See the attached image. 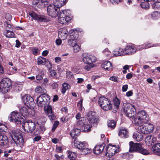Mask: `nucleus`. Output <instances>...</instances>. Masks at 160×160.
<instances>
[{
  "instance_id": "obj_29",
  "label": "nucleus",
  "mask_w": 160,
  "mask_h": 160,
  "mask_svg": "<svg viewBox=\"0 0 160 160\" xmlns=\"http://www.w3.org/2000/svg\"><path fill=\"white\" fill-rule=\"evenodd\" d=\"M102 67L108 71L112 69V66L111 62L109 61H105L102 65Z\"/></svg>"
},
{
  "instance_id": "obj_19",
  "label": "nucleus",
  "mask_w": 160,
  "mask_h": 160,
  "mask_svg": "<svg viewBox=\"0 0 160 160\" xmlns=\"http://www.w3.org/2000/svg\"><path fill=\"white\" fill-rule=\"evenodd\" d=\"M29 14L34 20H48L47 17L43 15H38L32 11L30 12Z\"/></svg>"
},
{
  "instance_id": "obj_37",
  "label": "nucleus",
  "mask_w": 160,
  "mask_h": 160,
  "mask_svg": "<svg viewBox=\"0 0 160 160\" xmlns=\"http://www.w3.org/2000/svg\"><path fill=\"white\" fill-rule=\"evenodd\" d=\"M46 62V60L45 58L42 57H39L38 58L37 63L38 65H44Z\"/></svg>"
},
{
  "instance_id": "obj_9",
  "label": "nucleus",
  "mask_w": 160,
  "mask_h": 160,
  "mask_svg": "<svg viewBox=\"0 0 160 160\" xmlns=\"http://www.w3.org/2000/svg\"><path fill=\"white\" fill-rule=\"evenodd\" d=\"M144 123L142 125H139L138 130L144 134H148L152 132L154 129L153 125L152 124L146 122Z\"/></svg>"
},
{
  "instance_id": "obj_24",
  "label": "nucleus",
  "mask_w": 160,
  "mask_h": 160,
  "mask_svg": "<svg viewBox=\"0 0 160 160\" xmlns=\"http://www.w3.org/2000/svg\"><path fill=\"white\" fill-rule=\"evenodd\" d=\"M8 142L7 137L4 133H0V145L4 146Z\"/></svg>"
},
{
  "instance_id": "obj_39",
  "label": "nucleus",
  "mask_w": 160,
  "mask_h": 160,
  "mask_svg": "<svg viewBox=\"0 0 160 160\" xmlns=\"http://www.w3.org/2000/svg\"><path fill=\"white\" fill-rule=\"evenodd\" d=\"M35 91L38 93H43L45 94L46 92V89L44 88H42L40 86H37L35 89Z\"/></svg>"
},
{
  "instance_id": "obj_41",
  "label": "nucleus",
  "mask_w": 160,
  "mask_h": 160,
  "mask_svg": "<svg viewBox=\"0 0 160 160\" xmlns=\"http://www.w3.org/2000/svg\"><path fill=\"white\" fill-rule=\"evenodd\" d=\"M85 119L84 118L82 117L80 118V120H78L77 122V125L79 127L80 129L84 125L86 124L85 123Z\"/></svg>"
},
{
  "instance_id": "obj_56",
  "label": "nucleus",
  "mask_w": 160,
  "mask_h": 160,
  "mask_svg": "<svg viewBox=\"0 0 160 160\" xmlns=\"http://www.w3.org/2000/svg\"><path fill=\"white\" fill-rule=\"evenodd\" d=\"M36 81H35L36 82H38V81H39L40 80L42 79V77L41 75L38 74L36 76Z\"/></svg>"
},
{
  "instance_id": "obj_59",
  "label": "nucleus",
  "mask_w": 160,
  "mask_h": 160,
  "mask_svg": "<svg viewBox=\"0 0 160 160\" xmlns=\"http://www.w3.org/2000/svg\"><path fill=\"white\" fill-rule=\"evenodd\" d=\"M109 80L115 82H117L118 81V78L116 76H113L112 77L110 78Z\"/></svg>"
},
{
  "instance_id": "obj_64",
  "label": "nucleus",
  "mask_w": 160,
  "mask_h": 160,
  "mask_svg": "<svg viewBox=\"0 0 160 160\" xmlns=\"http://www.w3.org/2000/svg\"><path fill=\"white\" fill-rule=\"evenodd\" d=\"M5 18L6 20H11L12 19L11 15L9 13L7 14L6 15Z\"/></svg>"
},
{
  "instance_id": "obj_10",
  "label": "nucleus",
  "mask_w": 160,
  "mask_h": 160,
  "mask_svg": "<svg viewBox=\"0 0 160 160\" xmlns=\"http://www.w3.org/2000/svg\"><path fill=\"white\" fill-rule=\"evenodd\" d=\"M119 150L118 146L109 144L106 148L105 154L107 157L110 158L113 156L115 153L119 152Z\"/></svg>"
},
{
  "instance_id": "obj_6",
  "label": "nucleus",
  "mask_w": 160,
  "mask_h": 160,
  "mask_svg": "<svg viewBox=\"0 0 160 160\" xmlns=\"http://www.w3.org/2000/svg\"><path fill=\"white\" fill-rule=\"evenodd\" d=\"M9 118L11 121L18 124L23 122L24 120L21 114L17 111L12 112L9 116Z\"/></svg>"
},
{
  "instance_id": "obj_57",
  "label": "nucleus",
  "mask_w": 160,
  "mask_h": 160,
  "mask_svg": "<svg viewBox=\"0 0 160 160\" xmlns=\"http://www.w3.org/2000/svg\"><path fill=\"white\" fill-rule=\"evenodd\" d=\"M58 22L60 24L62 25H67L68 23L69 22V21H58Z\"/></svg>"
},
{
  "instance_id": "obj_60",
  "label": "nucleus",
  "mask_w": 160,
  "mask_h": 160,
  "mask_svg": "<svg viewBox=\"0 0 160 160\" xmlns=\"http://www.w3.org/2000/svg\"><path fill=\"white\" fill-rule=\"evenodd\" d=\"M49 73L50 75L52 77L55 76L57 74V72L53 70H51Z\"/></svg>"
},
{
  "instance_id": "obj_26",
  "label": "nucleus",
  "mask_w": 160,
  "mask_h": 160,
  "mask_svg": "<svg viewBox=\"0 0 160 160\" xmlns=\"http://www.w3.org/2000/svg\"><path fill=\"white\" fill-rule=\"evenodd\" d=\"M118 135L121 138H127L128 136V132L125 128H122L119 129Z\"/></svg>"
},
{
  "instance_id": "obj_50",
  "label": "nucleus",
  "mask_w": 160,
  "mask_h": 160,
  "mask_svg": "<svg viewBox=\"0 0 160 160\" xmlns=\"http://www.w3.org/2000/svg\"><path fill=\"white\" fill-rule=\"evenodd\" d=\"M139 152L144 155H148L150 153L149 151L145 149H143L142 148V149Z\"/></svg>"
},
{
  "instance_id": "obj_40",
  "label": "nucleus",
  "mask_w": 160,
  "mask_h": 160,
  "mask_svg": "<svg viewBox=\"0 0 160 160\" xmlns=\"http://www.w3.org/2000/svg\"><path fill=\"white\" fill-rule=\"evenodd\" d=\"M91 128L90 125L85 124L81 128V129L84 132H88L90 131Z\"/></svg>"
},
{
  "instance_id": "obj_12",
  "label": "nucleus",
  "mask_w": 160,
  "mask_h": 160,
  "mask_svg": "<svg viewBox=\"0 0 160 160\" xmlns=\"http://www.w3.org/2000/svg\"><path fill=\"white\" fill-rule=\"evenodd\" d=\"M81 59L82 61L86 64H92L96 61L95 57L87 53H83L82 54Z\"/></svg>"
},
{
  "instance_id": "obj_30",
  "label": "nucleus",
  "mask_w": 160,
  "mask_h": 160,
  "mask_svg": "<svg viewBox=\"0 0 160 160\" xmlns=\"http://www.w3.org/2000/svg\"><path fill=\"white\" fill-rule=\"evenodd\" d=\"M66 0H55L53 4L57 8H59L63 5L65 4Z\"/></svg>"
},
{
  "instance_id": "obj_28",
  "label": "nucleus",
  "mask_w": 160,
  "mask_h": 160,
  "mask_svg": "<svg viewBox=\"0 0 160 160\" xmlns=\"http://www.w3.org/2000/svg\"><path fill=\"white\" fill-rule=\"evenodd\" d=\"M29 108L26 106L20 109V113L21 114V115L25 118L28 114L29 110H30V109L28 108Z\"/></svg>"
},
{
  "instance_id": "obj_49",
  "label": "nucleus",
  "mask_w": 160,
  "mask_h": 160,
  "mask_svg": "<svg viewBox=\"0 0 160 160\" xmlns=\"http://www.w3.org/2000/svg\"><path fill=\"white\" fill-rule=\"evenodd\" d=\"M72 47L73 48V52H78L80 50V48L78 45L77 43L73 46Z\"/></svg>"
},
{
  "instance_id": "obj_53",
  "label": "nucleus",
  "mask_w": 160,
  "mask_h": 160,
  "mask_svg": "<svg viewBox=\"0 0 160 160\" xmlns=\"http://www.w3.org/2000/svg\"><path fill=\"white\" fill-rule=\"evenodd\" d=\"M103 53H104L107 57L111 53L110 52L108 48H106L103 51Z\"/></svg>"
},
{
  "instance_id": "obj_5",
  "label": "nucleus",
  "mask_w": 160,
  "mask_h": 160,
  "mask_svg": "<svg viewBox=\"0 0 160 160\" xmlns=\"http://www.w3.org/2000/svg\"><path fill=\"white\" fill-rule=\"evenodd\" d=\"M50 102V97L46 94H42L37 99V104L39 107H43L47 105Z\"/></svg>"
},
{
  "instance_id": "obj_35",
  "label": "nucleus",
  "mask_w": 160,
  "mask_h": 160,
  "mask_svg": "<svg viewBox=\"0 0 160 160\" xmlns=\"http://www.w3.org/2000/svg\"><path fill=\"white\" fill-rule=\"evenodd\" d=\"M68 157L70 160H76L77 154L75 152L69 151H68Z\"/></svg>"
},
{
  "instance_id": "obj_62",
  "label": "nucleus",
  "mask_w": 160,
  "mask_h": 160,
  "mask_svg": "<svg viewBox=\"0 0 160 160\" xmlns=\"http://www.w3.org/2000/svg\"><path fill=\"white\" fill-rule=\"evenodd\" d=\"M128 85L126 84L123 85L122 88V90L123 92H126L128 89Z\"/></svg>"
},
{
  "instance_id": "obj_61",
  "label": "nucleus",
  "mask_w": 160,
  "mask_h": 160,
  "mask_svg": "<svg viewBox=\"0 0 160 160\" xmlns=\"http://www.w3.org/2000/svg\"><path fill=\"white\" fill-rule=\"evenodd\" d=\"M55 62L57 63H59L61 61V59L60 57H56L55 58Z\"/></svg>"
},
{
  "instance_id": "obj_17",
  "label": "nucleus",
  "mask_w": 160,
  "mask_h": 160,
  "mask_svg": "<svg viewBox=\"0 0 160 160\" xmlns=\"http://www.w3.org/2000/svg\"><path fill=\"white\" fill-rule=\"evenodd\" d=\"M70 12V10H67V11L65 10H62L57 15L58 17V19L59 20H71L72 18L71 15H65V13H68Z\"/></svg>"
},
{
  "instance_id": "obj_47",
  "label": "nucleus",
  "mask_w": 160,
  "mask_h": 160,
  "mask_svg": "<svg viewBox=\"0 0 160 160\" xmlns=\"http://www.w3.org/2000/svg\"><path fill=\"white\" fill-rule=\"evenodd\" d=\"M68 84L66 83H64L62 84V92L64 94L67 89H68Z\"/></svg>"
},
{
  "instance_id": "obj_27",
  "label": "nucleus",
  "mask_w": 160,
  "mask_h": 160,
  "mask_svg": "<svg viewBox=\"0 0 160 160\" xmlns=\"http://www.w3.org/2000/svg\"><path fill=\"white\" fill-rule=\"evenodd\" d=\"M48 0H40L38 2H37V0L36 1L35 0L33 1V2L35 3L39 8H44L45 5L47 4Z\"/></svg>"
},
{
  "instance_id": "obj_36",
  "label": "nucleus",
  "mask_w": 160,
  "mask_h": 160,
  "mask_svg": "<svg viewBox=\"0 0 160 160\" xmlns=\"http://www.w3.org/2000/svg\"><path fill=\"white\" fill-rule=\"evenodd\" d=\"M4 34L6 37L12 38L14 37V33L12 31L7 30L4 32Z\"/></svg>"
},
{
  "instance_id": "obj_54",
  "label": "nucleus",
  "mask_w": 160,
  "mask_h": 160,
  "mask_svg": "<svg viewBox=\"0 0 160 160\" xmlns=\"http://www.w3.org/2000/svg\"><path fill=\"white\" fill-rule=\"evenodd\" d=\"M4 26L6 28H11L12 27L11 25L8 23L7 21H5L4 22Z\"/></svg>"
},
{
  "instance_id": "obj_31",
  "label": "nucleus",
  "mask_w": 160,
  "mask_h": 160,
  "mask_svg": "<svg viewBox=\"0 0 160 160\" xmlns=\"http://www.w3.org/2000/svg\"><path fill=\"white\" fill-rule=\"evenodd\" d=\"M153 152L158 155H160V143H158L152 146Z\"/></svg>"
},
{
  "instance_id": "obj_8",
  "label": "nucleus",
  "mask_w": 160,
  "mask_h": 160,
  "mask_svg": "<svg viewBox=\"0 0 160 160\" xmlns=\"http://www.w3.org/2000/svg\"><path fill=\"white\" fill-rule=\"evenodd\" d=\"M78 31L76 29L71 30L69 31L70 37L68 41V43L69 46L72 47L77 43L76 39L78 38Z\"/></svg>"
},
{
  "instance_id": "obj_44",
  "label": "nucleus",
  "mask_w": 160,
  "mask_h": 160,
  "mask_svg": "<svg viewBox=\"0 0 160 160\" xmlns=\"http://www.w3.org/2000/svg\"><path fill=\"white\" fill-rule=\"evenodd\" d=\"M157 45H151V44L149 42H146L144 46V45H143L142 47L141 48V49H143L145 48H150L151 47H156L157 46Z\"/></svg>"
},
{
  "instance_id": "obj_4",
  "label": "nucleus",
  "mask_w": 160,
  "mask_h": 160,
  "mask_svg": "<svg viewBox=\"0 0 160 160\" xmlns=\"http://www.w3.org/2000/svg\"><path fill=\"white\" fill-rule=\"evenodd\" d=\"M98 104L105 111L110 110L112 106L111 101L108 99L104 97H101L99 98Z\"/></svg>"
},
{
  "instance_id": "obj_25",
  "label": "nucleus",
  "mask_w": 160,
  "mask_h": 160,
  "mask_svg": "<svg viewBox=\"0 0 160 160\" xmlns=\"http://www.w3.org/2000/svg\"><path fill=\"white\" fill-rule=\"evenodd\" d=\"M156 140V138L151 135H148L145 138V142L148 146L151 145L152 143H154Z\"/></svg>"
},
{
  "instance_id": "obj_45",
  "label": "nucleus",
  "mask_w": 160,
  "mask_h": 160,
  "mask_svg": "<svg viewBox=\"0 0 160 160\" xmlns=\"http://www.w3.org/2000/svg\"><path fill=\"white\" fill-rule=\"evenodd\" d=\"M7 130V127L5 125L0 123V133H3Z\"/></svg>"
},
{
  "instance_id": "obj_46",
  "label": "nucleus",
  "mask_w": 160,
  "mask_h": 160,
  "mask_svg": "<svg viewBox=\"0 0 160 160\" xmlns=\"http://www.w3.org/2000/svg\"><path fill=\"white\" fill-rule=\"evenodd\" d=\"M156 2L153 4L152 5V8L154 9H160V1H158Z\"/></svg>"
},
{
  "instance_id": "obj_55",
  "label": "nucleus",
  "mask_w": 160,
  "mask_h": 160,
  "mask_svg": "<svg viewBox=\"0 0 160 160\" xmlns=\"http://www.w3.org/2000/svg\"><path fill=\"white\" fill-rule=\"evenodd\" d=\"M83 99H81L80 101L78 102L77 103V106L78 107L80 108L81 110L82 109V102Z\"/></svg>"
},
{
  "instance_id": "obj_20",
  "label": "nucleus",
  "mask_w": 160,
  "mask_h": 160,
  "mask_svg": "<svg viewBox=\"0 0 160 160\" xmlns=\"http://www.w3.org/2000/svg\"><path fill=\"white\" fill-rule=\"evenodd\" d=\"M44 107V109L45 113L48 116L50 120L54 119V115L52 113L51 107L48 105H46Z\"/></svg>"
},
{
  "instance_id": "obj_63",
  "label": "nucleus",
  "mask_w": 160,
  "mask_h": 160,
  "mask_svg": "<svg viewBox=\"0 0 160 160\" xmlns=\"http://www.w3.org/2000/svg\"><path fill=\"white\" fill-rule=\"evenodd\" d=\"M58 87V84L56 82H54L52 84V87L53 89L57 88Z\"/></svg>"
},
{
  "instance_id": "obj_43",
  "label": "nucleus",
  "mask_w": 160,
  "mask_h": 160,
  "mask_svg": "<svg viewBox=\"0 0 160 160\" xmlns=\"http://www.w3.org/2000/svg\"><path fill=\"white\" fill-rule=\"evenodd\" d=\"M47 121L46 118L44 117H41L37 120V123L38 124H43L45 123Z\"/></svg>"
},
{
  "instance_id": "obj_42",
  "label": "nucleus",
  "mask_w": 160,
  "mask_h": 160,
  "mask_svg": "<svg viewBox=\"0 0 160 160\" xmlns=\"http://www.w3.org/2000/svg\"><path fill=\"white\" fill-rule=\"evenodd\" d=\"M108 126L111 129H113L116 126V122L113 120H109L108 121Z\"/></svg>"
},
{
  "instance_id": "obj_34",
  "label": "nucleus",
  "mask_w": 160,
  "mask_h": 160,
  "mask_svg": "<svg viewBox=\"0 0 160 160\" xmlns=\"http://www.w3.org/2000/svg\"><path fill=\"white\" fill-rule=\"evenodd\" d=\"M80 129L75 128L72 130L70 132L71 136L72 137H73L75 136L79 135L81 131Z\"/></svg>"
},
{
  "instance_id": "obj_3",
  "label": "nucleus",
  "mask_w": 160,
  "mask_h": 160,
  "mask_svg": "<svg viewBox=\"0 0 160 160\" xmlns=\"http://www.w3.org/2000/svg\"><path fill=\"white\" fill-rule=\"evenodd\" d=\"M74 147L80 150L83 154H86L90 152L91 149L88 148V144L85 142H81L76 140L74 141Z\"/></svg>"
},
{
  "instance_id": "obj_22",
  "label": "nucleus",
  "mask_w": 160,
  "mask_h": 160,
  "mask_svg": "<svg viewBox=\"0 0 160 160\" xmlns=\"http://www.w3.org/2000/svg\"><path fill=\"white\" fill-rule=\"evenodd\" d=\"M68 31L67 29L65 28H61L58 31V37L59 38L62 40L65 39L67 37Z\"/></svg>"
},
{
  "instance_id": "obj_32",
  "label": "nucleus",
  "mask_w": 160,
  "mask_h": 160,
  "mask_svg": "<svg viewBox=\"0 0 160 160\" xmlns=\"http://www.w3.org/2000/svg\"><path fill=\"white\" fill-rule=\"evenodd\" d=\"M133 138L136 141L139 142L142 140L143 136L141 133L137 132L133 134Z\"/></svg>"
},
{
  "instance_id": "obj_21",
  "label": "nucleus",
  "mask_w": 160,
  "mask_h": 160,
  "mask_svg": "<svg viewBox=\"0 0 160 160\" xmlns=\"http://www.w3.org/2000/svg\"><path fill=\"white\" fill-rule=\"evenodd\" d=\"M132 143V145H130L129 150L131 152L137 151L139 152L142 149V147L141 143H134L132 142H130V144Z\"/></svg>"
},
{
  "instance_id": "obj_33",
  "label": "nucleus",
  "mask_w": 160,
  "mask_h": 160,
  "mask_svg": "<svg viewBox=\"0 0 160 160\" xmlns=\"http://www.w3.org/2000/svg\"><path fill=\"white\" fill-rule=\"evenodd\" d=\"M113 55L114 56L117 57L122 55H124L123 49L121 48H117L113 51Z\"/></svg>"
},
{
  "instance_id": "obj_48",
  "label": "nucleus",
  "mask_w": 160,
  "mask_h": 160,
  "mask_svg": "<svg viewBox=\"0 0 160 160\" xmlns=\"http://www.w3.org/2000/svg\"><path fill=\"white\" fill-rule=\"evenodd\" d=\"M114 105L117 109H118L120 105V101L118 99L116 98L113 100Z\"/></svg>"
},
{
  "instance_id": "obj_14",
  "label": "nucleus",
  "mask_w": 160,
  "mask_h": 160,
  "mask_svg": "<svg viewBox=\"0 0 160 160\" xmlns=\"http://www.w3.org/2000/svg\"><path fill=\"white\" fill-rule=\"evenodd\" d=\"M22 127L26 132H33L34 133H35L34 132L35 128V124L32 121L25 122L23 125H22Z\"/></svg>"
},
{
  "instance_id": "obj_16",
  "label": "nucleus",
  "mask_w": 160,
  "mask_h": 160,
  "mask_svg": "<svg viewBox=\"0 0 160 160\" xmlns=\"http://www.w3.org/2000/svg\"><path fill=\"white\" fill-rule=\"evenodd\" d=\"M58 8L53 4H50L47 8L48 15L52 18L56 17L57 15Z\"/></svg>"
},
{
  "instance_id": "obj_7",
  "label": "nucleus",
  "mask_w": 160,
  "mask_h": 160,
  "mask_svg": "<svg viewBox=\"0 0 160 160\" xmlns=\"http://www.w3.org/2000/svg\"><path fill=\"white\" fill-rule=\"evenodd\" d=\"M123 109L124 112L127 117L134 119V115L136 114L134 105L128 103L125 105Z\"/></svg>"
},
{
  "instance_id": "obj_58",
  "label": "nucleus",
  "mask_w": 160,
  "mask_h": 160,
  "mask_svg": "<svg viewBox=\"0 0 160 160\" xmlns=\"http://www.w3.org/2000/svg\"><path fill=\"white\" fill-rule=\"evenodd\" d=\"M40 132H38V134H40V133H42L45 130V128L43 126H39Z\"/></svg>"
},
{
  "instance_id": "obj_1",
  "label": "nucleus",
  "mask_w": 160,
  "mask_h": 160,
  "mask_svg": "<svg viewBox=\"0 0 160 160\" xmlns=\"http://www.w3.org/2000/svg\"><path fill=\"white\" fill-rule=\"evenodd\" d=\"M22 133V132L19 129L13 130L10 133V136L16 146L20 148L22 147L24 143Z\"/></svg>"
},
{
  "instance_id": "obj_15",
  "label": "nucleus",
  "mask_w": 160,
  "mask_h": 160,
  "mask_svg": "<svg viewBox=\"0 0 160 160\" xmlns=\"http://www.w3.org/2000/svg\"><path fill=\"white\" fill-rule=\"evenodd\" d=\"M87 119L90 124L96 126L98 122V118H97V114L94 112H90L88 114Z\"/></svg>"
},
{
  "instance_id": "obj_51",
  "label": "nucleus",
  "mask_w": 160,
  "mask_h": 160,
  "mask_svg": "<svg viewBox=\"0 0 160 160\" xmlns=\"http://www.w3.org/2000/svg\"><path fill=\"white\" fill-rule=\"evenodd\" d=\"M93 67V66L92 64H87L85 66L84 68L86 70L89 71L91 68Z\"/></svg>"
},
{
  "instance_id": "obj_2",
  "label": "nucleus",
  "mask_w": 160,
  "mask_h": 160,
  "mask_svg": "<svg viewBox=\"0 0 160 160\" xmlns=\"http://www.w3.org/2000/svg\"><path fill=\"white\" fill-rule=\"evenodd\" d=\"M149 120V116L145 111H141L136 114L133 120L135 124L140 125L148 122Z\"/></svg>"
},
{
  "instance_id": "obj_18",
  "label": "nucleus",
  "mask_w": 160,
  "mask_h": 160,
  "mask_svg": "<svg viewBox=\"0 0 160 160\" xmlns=\"http://www.w3.org/2000/svg\"><path fill=\"white\" fill-rule=\"evenodd\" d=\"M136 48L134 46H127L123 49L124 55H131L134 53L136 51Z\"/></svg>"
},
{
  "instance_id": "obj_23",
  "label": "nucleus",
  "mask_w": 160,
  "mask_h": 160,
  "mask_svg": "<svg viewBox=\"0 0 160 160\" xmlns=\"http://www.w3.org/2000/svg\"><path fill=\"white\" fill-rule=\"evenodd\" d=\"M105 146V144L104 143L100 145H97L94 149V153L96 154H100L103 151Z\"/></svg>"
},
{
  "instance_id": "obj_13",
  "label": "nucleus",
  "mask_w": 160,
  "mask_h": 160,
  "mask_svg": "<svg viewBox=\"0 0 160 160\" xmlns=\"http://www.w3.org/2000/svg\"><path fill=\"white\" fill-rule=\"evenodd\" d=\"M22 100L24 104L30 108H33L35 103L33 98L29 95H25L22 97Z\"/></svg>"
},
{
  "instance_id": "obj_11",
  "label": "nucleus",
  "mask_w": 160,
  "mask_h": 160,
  "mask_svg": "<svg viewBox=\"0 0 160 160\" xmlns=\"http://www.w3.org/2000/svg\"><path fill=\"white\" fill-rule=\"evenodd\" d=\"M11 85V82L9 79L7 78L3 79L0 83V92L3 93H6Z\"/></svg>"
},
{
  "instance_id": "obj_52",
  "label": "nucleus",
  "mask_w": 160,
  "mask_h": 160,
  "mask_svg": "<svg viewBox=\"0 0 160 160\" xmlns=\"http://www.w3.org/2000/svg\"><path fill=\"white\" fill-rule=\"evenodd\" d=\"M59 122L58 121H56L54 122V123L53 125L52 128V132H53L55 130L56 128L59 125Z\"/></svg>"
},
{
  "instance_id": "obj_38",
  "label": "nucleus",
  "mask_w": 160,
  "mask_h": 160,
  "mask_svg": "<svg viewBox=\"0 0 160 160\" xmlns=\"http://www.w3.org/2000/svg\"><path fill=\"white\" fill-rule=\"evenodd\" d=\"M151 17L152 19H158L160 17V13L158 11L154 12L151 13Z\"/></svg>"
}]
</instances>
